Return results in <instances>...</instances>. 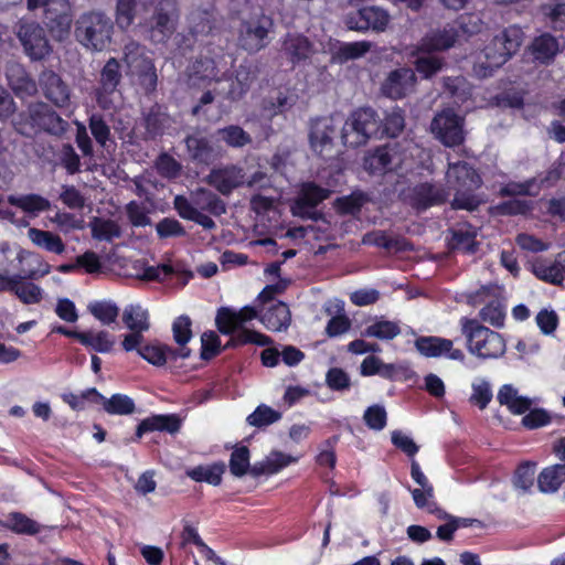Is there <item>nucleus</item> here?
I'll return each mask as SVG.
<instances>
[{
    "mask_svg": "<svg viewBox=\"0 0 565 565\" xmlns=\"http://www.w3.org/2000/svg\"><path fill=\"white\" fill-rule=\"evenodd\" d=\"M449 190L455 191L450 201L452 210L475 212L482 204V199L476 193L482 185V179L477 170L465 161L449 164L447 173Z\"/></svg>",
    "mask_w": 565,
    "mask_h": 565,
    "instance_id": "nucleus-1",
    "label": "nucleus"
},
{
    "mask_svg": "<svg viewBox=\"0 0 565 565\" xmlns=\"http://www.w3.org/2000/svg\"><path fill=\"white\" fill-rule=\"evenodd\" d=\"M114 21L100 10H89L79 14L74 22L75 40L88 51L102 52L113 40Z\"/></svg>",
    "mask_w": 565,
    "mask_h": 565,
    "instance_id": "nucleus-2",
    "label": "nucleus"
},
{
    "mask_svg": "<svg viewBox=\"0 0 565 565\" xmlns=\"http://www.w3.org/2000/svg\"><path fill=\"white\" fill-rule=\"evenodd\" d=\"M461 332L467 339V347L471 354L480 359H497L505 352L503 337L476 319L462 317L460 319Z\"/></svg>",
    "mask_w": 565,
    "mask_h": 565,
    "instance_id": "nucleus-3",
    "label": "nucleus"
},
{
    "mask_svg": "<svg viewBox=\"0 0 565 565\" xmlns=\"http://www.w3.org/2000/svg\"><path fill=\"white\" fill-rule=\"evenodd\" d=\"M42 8V23L54 41H65L74 22L71 0H28V10Z\"/></svg>",
    "mask_w": 565,
    "mask_h": 565,
    "instance_id": "nucleus-4",
    "label": "nucleus"
},
{
    "mask_svg": "<svg viewBox=\"0 0 565 565\" xmlns=\"http://www.w3.org/2000/svg\"><path fill=\"white\" fill-rule=\"evenodd\" d=\"M379 130L377 111L370 106H363L351 111L340 132L344 146L358 148L372 138L379 139Z\"/></svg>",
    "mask_w": 565,
    "mask_h": 565,
    "instance_id": "nucleus-5",
    "label": "nucleus"
},
{
    "mask_svg": "<svg viewBox=\"0 0 565 565\" xmlns=\"http://www.w3.org/2000/svg\"><path fill=\"white\" fill-rule=\"evenodd\" d=\"M29 269H23L21 275H17L12 292L24 305L39 303L43 298V291L40 286L24 281L25 279L38 280L51 271V266L35 253H28Z\"/></svg>",
    "mask_w": 565,
    "mask_h": 565,
    "instance_id": "nucleus-6",
    "label": "nucleus"
},
{
    "mask_svg": "<svg viewBox=\"0 0 565 565\" xmlns=\"http://www.w3.org/2000/svg\"><path fill=\"white\" fill-rule=\"evenodd\" d=\"M124 60L131 74L137 76L139 85L146 94H151L157 88L158 76L152 60L145 55L143 47L137 42H129L124 49Z\"/></svg>",
    "mask_w": 565,
    "mask_h": 565,
    "instance_id": "nucleus-7",
    "label": "nucleus"
},
{
    "mask_svg": "<svg viewBox=\"0 0 565 565\" xmlns=\"http://www.w3.org/2000/svg\"><path fill=\"white\" fill-rule=\"evenodd\" d=\"M273 26V19L264 13L242 20L237 35L238 46L252 54L262 51L268 44V34Z\"/></svg>",
    "mask_w": 565,
    "mask_h": 565,
    "instance_id": "nucleus-8",
    "label": "nucleus"
},
{
    "mask_svg": "<svg viewBox=\"0 0 565 565\" xmlns=\"http://www.w3.org/2000/svg\"><path fill=\"white\" fill-rule=\"evenodd\" d=\"M45 31L36 21H21L17 26V38L32 61L45 60L53 51Z\"/></svg>",
    "mask_w": 565,
    "mask_h": 565,
    "instance_id": "nucleus-9",
    "label": "nucleus"
},
{
    "mask_svg": "<svg viewBox=\"0 0 565 565\" xmlns=\"http://www.w3.org/2000/svg\"><path fill=\"white\" fill-rule=\"evenodd\" d=\"M449 196V189L444 184L425 181L408 188L404 194V201L419 213L447 203Z\"/></svg>",
    "mask_w": 565,
    "mask_h": 565,
    "instance_id": "nucleus-10",
    "label": "nucleus"
},
{
    "mask_svg": "<svg viewBox=\"0 0 565 565\" xmlns=\"http://www.w3.org/2000/svg\"><path fill=\"white\" fill-rule=\"evenodd\" d=\"M330 195L331 191L329 189L320 186L312 181L305 182L291 206V212L295 216L302 220L317 222L322 218L323 214L317 211L316 207Z\"/></svg>",
    "mask_w": 565,
    "mask_h": 565,
    "instance_id": "nucleus-11",
    "label": "nucleus"
},
{
    "mask_svg": "<svg viewBox=\"0 0 565 565\" xmlns=\"http://www.w3.org/2000/svg\"><path fill=\"white\" fill-rule=\"evenodd\" d=\"M523 41L521 28L511 25L497 34L484 49L486 57L495 66L503 65L514 55Z\"/></svg>",
    "mask_w": 565,
    "mask_h": 565,
    "instance_id": "nucleus-12",
    "label": "nucleus"
},
{
    "mask_svg": "<svg viewBox=\"0 0 565 565\" xmlns=\"http://www.w3.org/2000/svg\"><path fill=\"white\" fill-rule=\"evenodd\" d=\"M431 131L444 146H459L465 141L463 118L454 109H444L434 117Z\"/></svg>",
    "mask_w": 565,
    "mask_h": 565,
    "instance_id": "nucleus-13",
    "label": "nucleus"
},
{
    "mask_svg": "<svg viewBox=\"0 0 565 565\" xmlns=\"http://www.w3.org/2000/svg\"><path fill=\"white\" fill-rule=\"evenodd\" d=\"M390 22V14L386 10L370 6L350 11L344 17V25L358 32H383Z\"/></svg>",
    "mask_w": 565,
    "mask_h": 565,
    "instance_id": "nucleus-14",
    "label": "nucleus"
},
{
    "mask_svg": "<svg viewBox=\"0 0 565 565\" xmlns=\"http://www.w3.org/2000/svg\"><path fill=\"white\" fill-rule=\"evenodd\" d=\"M179 18L177 0H160L154 8L151 24V38L158 43L170 39L175 30V21Z\"/></svg>",
    "mask_w": 565,
    "mask_h": 565,
    "instance_id": "nucleus-15",
    "label": "nucleus"
},
{
    "mask_svg": "<svg viewBox=\"0 0 565 565\" xmlns=\"http://www.w3.org/2000/svg\"><path fill=\"white\" fill-rule=\"evenodd\" d=\"M28 115L32 127L41 131L53 136H62L67 130V121L43 102L30 104Z\"/></svg>",
    "mask_w": 565,
    "mask_h": 565,
    "instance_id": "nucleus-16",
    "label": "nucleus"
},
{
    "mask_svg": "<svg viewBox=\"0 0 565 565\" xmlns=\"http://www.w3.org/2000/svg\"><path fill=\"white\" fill-rule=\"evenodd\" d=\"M416 350L426 358L445 355L449 360L463 362L465 354L460 349L454 348V342L446 338L435 335H420L415 340Z\"/></svg>",
    "mask_w": 565,
    "mask_h": 565,
    "instance_id": "nucleus-17",
    "label": "nucleus"
},
{
    "mask_svg": "<svg viewBox=\"0 0 565 565\" xmlns=\"http://www.w3.org/2000/svg\"><path fill=\"white\" fill-rule=\"evenodd\" d=\"M339 128L332 117H318L310 121L309 143L311 149L322 156L323 151L333 147Z\"/></svg>",
    "mask_w": 565,
    "mask_h": 565,
    "instance_id": "nucleus-18",
    "label": "nucleus"
},
{
    "mask_svg": "<svg viewBox=\"0 0 565 565\" xmlns=\"http://www.w3.org/2000/svg\"><path fill=\"white\" fill-rule=\"evenodd\" d=\"M39 85L44 97L56 107L64 108L70 105V87L54 71L44 70L39 76Z\"/></svg>",
    "mask_w": 565,
    "mask_h": 565,
    "instance_id": "nucleus-19",
    "label": "nucleus"
},
{
    "mask_svg": "<svg viewBox=\"0 0 565 565\" xmlns=\"http://www.w3.org/2000/svg\"><path fill=\"white\" fill-rule=\"evenodd\" d=\"M459 38V30L454 24L427 32L418 42L417 51L423 54L443 52L452 47Z\"/></svg>",
    "mask_w": 565,
    "mask_h": 565,
    "instance_id": "nucleus-20",
    "label": "nucleus"
},
{
    "mask_svg": "<svg viewBox=\"0 0 565 565\" xmlns=\"http://www.w3.org/2000/svg\"><path fill=\"white\" fill-rule=\"evenodd\" d=\"M206 182L221 194L228 195L245 183L244 170L235 164L214 168L207 174Z\"/></svg>",
    "mask_w": 565,
    "mask_h": 565,
    "instance_id": "nucleus-21",
    "label": "nucleus"
},
{
    "mask_svg": "<svg viewBox=\"0 0 565 565\" xmlns=\"http://www.w3.org/2000/svg\"><path fill=\"white\" fill-rule=\"evenodd\" d=\"M416 83L415 72L408 67L392 71L382 85V92L392 99L405 97Z\"/></svg>",
    "mask_w": 565,
    "mask_h": 565,
    "instance_id": "nucleus-22",
    "label": "nucleus"
},
{
    "mask_svg": "<svg viewBox=\"0 0 565 565\" xmlns=\"http://www.w3.org/2000/svg\"><path fill=\"white\" fill-rule=\"evenodd\" d=\"M184 143L190 159L198 164L211 166L220 157L213 142L201 134L188 135Z\"/></svg>",
    "mask_w": 565,
    "mask_h": 565,
    "instance_id": "nucleus-23",
    "label": "nucleus"
},
{
    "mask_svg": "<svg viewBox=\"0 0 565 565\" xmlns=\"http://www.w3.org/2000/svg\"><path fill=\"white\" fill-rule=\"evenodd\" d=\"M281 51L294 65L306 62L313 53V43L303 34L287 33L281 41Z\"/></svg>",
    "mask_w": 565,
    "mask_h": 565,
    "instance_id": "nucleus-24",
    "label": "nucleus"
},
{
    "mask_svg": "<svg viewBox=\"0 0 565 565\" xmlns=\"http://www.w3.org/2000/svg\"><path fill=\"white\" fill-rule=\"evenodd\" d=\"M6 76L9 86L18 97L23 98L36 94L38 85L23 65L19 63L8 64Z\"/></svg>",
    "mask_w": 565,
    "mask_h": 565,
    "instance_id": "nucleus-25",
    "label": "nucleus"
},
{
    "mask_svg": "<svg viewBox=\"0 0 565 565\" xmlns=\"http://www.w3.org/2000/svg\"><path fill=\"white\" fill-rule=\"evenodd\" d=\"M181 428V419L177 414L151 415L143 418L136 428V437L141 438L147 433L166 431L171 435Z\"/></svg>",
    "mask_w": 565,
    "mask_h": 565,
    "instance_id": "nucleus-26",
    "label": "nucleus"
},
{
    "mask_svg": "<svg viewBox=\"0 0 565 565\" xmlns=\"http://www.w3.org/2000/svg\"><path fill=\"white\" fill-rule=\"evenodd\" d=\"M259 320L267 330L279 332L290 326L291 313L287 303L277 301L262 313Z\"/></svg>",
    "mask_w": 565,
    "mask_h": 565,
    "instance_id": "nucleus-27",
    "label": "nucleus"
},
{
    "mask_svg": "<svg viewBox=\"0 0 565 565\" xmlns=\"http://www.w3.org/2000/svg\"><path fill=\"white\" fill-rule=\"evenodd\" d=\"M533 58L543 65L554 62L559 53V42L551 33H543L535 36L530 46Z\"/></svg>",
    "mask_w": 565,
    "mask_h": 565,
    "instance_id": "nucleus-28",
    "label": "nucleus"
},
{
    "mask_svg": "<svg viewBox=\"0 0 565 565\" xmlns=\"http://www.w3.org/2000/svg\"><path fill=\"white\" fill-rule=\"evenodd\" d=\"M255 77V72L249 64H241L231 78L226 98L232 102L241 100L249 90Z\"/></svg>",
    "mask_w": 565,
    "mask_h": 565,
    "instance_id": "nucleus-29",
    "label": "nucleus"
},
{
    "mask_svg": "<svg viewBox=\"0 0 565 565\" xmlns=\"http://www.w3.org/2000/svg\"><path fill=\"white\" fill-rule=\"evenodd\" d=\"M565 252L559 253L557 259L548 263L546 260H539L533 264L534 275L545 282L559 286L565 279Z\"/></svg>",
    "mask_w": 565,
    "mask_h": 565,
    "instance_id": "nucleus-30",
    "label": "nucleus"
},
{
    "mask_svg": "<svg viewBox=\"0 0 565 565\" xmlns=\"http://www.w3.org/2000/svg\"><path fill=\"white\" fill-rule=\"evenodd\" d=\"M121 81L120 64L115 57H110L100 72L99 87L97 88V102L102 104L104 95L113 94Z\"/></svg>",
    "mask_w": 565,
    "mask_h": 565,
    "instance_id": "nucleus-31",
    "label": "nucleus"
},
{
    "mask_svg": "<svg viewBox=\"0 0 565 565\" xmlns=\"http://www.w3.org/2000/svg\"><path fill=\"white\" fill-rule=\"evenodd\" d=\"M565 482V465L554 463L541 470L537 476V489L545 494L557 492Z\"/></svg>",
    "mask_w": 565,
    "mask_h": 565,
    "instance_id": "nucleus-32",
    "label": "nucleus"
},
{
    "mask_svg": "<svg viewBox=\"0 0 565 565\" xmlns=\"http://www.w3.org/2000/svg\"><path fill=\"white\" fill-rule=\"evenodd\" d=\"M476 237V230L471 225L465 224L457 228L450 230L448 246L454 250H462L469 254H473L478 250V243Z\"/></svg>",
    "mask_w": 565,
    "mask_h": 565,
    "instance_id": "nucleus-33",
    "label": "nucleus"
},
{
    "mask_svg": "<svg viewBox=\"0 0 565 565\" xmlns=\"http://www.w3.org/2000/svg\"><path fill=\"white\" fill-rule=\"evenodd\" d=\"M405 128V110L401 107H393L385 113L383 118L380 117L379 139L396 138Z\"/></svg>",
    "mask_w": 565,
    "mask_h": 565,
    "instance_id": "nucleus-34",
    "label": "nucleus"
},
{
    "mask_svg": "<svg viewBox=\"0 0 565 565\" xmlns=\"http://www.w3.org/2000/svg\"><path fill=\"white\" fill-rule=\"evenodd\" d=\"M0 526L19 535H36L41 525L22 512L9 513L7 520H0Z\"/></svg>",
    "mask_w": 565,
    "mask_h": 565,
    "instance_id": "nucleus-35",
    "label": "nucleus"
},
{
    "mask_svg": "<svg viewBox=\"0 0 565 565\" xmlns=\"http://www.w3.org/2000/svg\"><path fill=\"white\" fill-rule=\"evenodd\" d=\"M370 200L369 195L361 191H352L349 195L339 196L333 202V207L339 215L358 216L362 207Z\"/></svg>",
    "mask_w": 565,
    "mask_h": 565,
    "instance_id": "nucleus-36",
    "label": "nucleus"
},
{
    "mask_svg": "<svg viewBox=\"0 0 565 565\" xmlns=\"http://www.w3.org/2000/svg\"><path fill=\"white\" fill-rule=\"evenodd\" d=\"M173 275H178L182 278V286H185L189 282V280L193 277V274L190 270H180L179 268L170 264H161L158 266H147L143 269L141 279L146 281H166Z\"/></svg>",
    "mask_w": 565,
    "mask_h": 565,
    "instance_id": "nucleus-37",
    "label": "nucleus"
},
{
    "mask_svg": "<svg viewBox=\"0 0 565 565\" xmlns=\"http://www.w3.org/2000/svg\"><path fill=\"white\" fill-rule=\"evenodd\" d=\"M392 154L388 146L376 147L364 157V169L371 174H384L391 170Z\"/></svg>",
    "mask_w": 565,
    "mask_h": 565,
    "instance_id": "nucleus-38",
    "label": "nucleus"
},
{
    "mask_svg": "<svg viewBox=\"0 0 565 565\" xmlns=\"http://www.w3.org/2000/svg\"><path fill=\"white\" fill-rule=\"evenodd\" d=\"M225 470L226 465L223 461H216L209 466H196L188 470L186 475L196 482L220 486Z\"/></svg>",
    "mask_w": 565,
    "mask_h": 565,
    "instance_id": "nucleus-39",
    "label": "nucleus"
},
{
    "mask_svg": "<svg viewBox=\"0 0 565 565\" xmlns=\"http://www.w3.org/2000/svg\"><path fill=\"white\" fill-rule=\"evenodd\" d=\"M231 338L225 344V349L230 348H238L246 344H256L259 347H266L273 343V340L270 337L260 333L256 330H250L244 328V326L238 329L233 334H228Z\"/></svg>",
    "mask_w": 565,
    "mask_h": 565,
    "instance_id": "nucleus-40",
    "label": "nucleus"
},
{
    "mask_svg": "<svg viewBox=\"0 0 565 565\" xmlns=\"http://www.w3.org/2000/svg\"><path fill=\"white\" fill-rule=\"evenodd\" d=\"M371 50V42L356 41L341 43L332 53V61L335 63H347L351 60L362 57Z\"/></svg>",
    "mask_w": 565,
    "mask_h": 565,
    "instance_id": "nucleus-41",
    "label": "nucleus"
},
{
    "mask_svg": "<svg viewBox=\"0 0 565 565\" xmlns=\"http://www.w3.org/2000/svg\"><path fill=\"white\" fill-rule=\"evenodd\" d=\"M79 343L95 352L108 353L113 350L115 338L106 330L83 331Z\"/></svg>",
    "mask_w": 565,
    "mask_h": 565,
    "instance_id": "nucleus-42",
    "label": "nucleus"
},
{
    "mask_svg": "<svg viewBox=\"0 0 565 565\" xmlns=\"http://www.w3.org/2000/svg\"><path fill=\"white\" fill-rule=\"evenodd\" d=\"M399 333L401 327L398 322L381 318L375 320L372 324L367 326L362 334L366 338H375L382 341H390L395 339Z\"/></svg>",
    "mask_w": 565,
    "mask_h": 565,
    "instance_id": "nucleus-43",
    "label": "nucleus"
},
{
    "mask_svg": "<svg viewBox=\"0 0 565 565\" xmlns=\"http://www.w3.org/2000/svg\"><path fill=\"white\" fill-rule=\"evenodd\" d=\"M29 236L33 244L43 247L45 250L61 255L65 250V244L60 235L39 228H30Z\"/></svg>",
    "mask_w": 565,
    "mask_h": 565,
    "instance_id": "nucleus-44",
    "label": "nucleus"
},
{
    "mask_svg": "<svg viewBox=\"0 0 565 565\" xmlns=\"http://www.w3.org/2000/svg\"><path fill=\"white\" fill-rule=\"evenodd\" d=\"M122 322L129 330L148 331L149 313L140 305H128L122 312Z\"/></svg>",
    "mask_w": 565,
    "mask_h": 565,
    "instance_id": "nucleus-45",
    "label": "nucleus"
},
{
    "mask_svg": "<svg viewBox=\"0 0 565 565\" xmlns=\"http://www.w3.org/2000/svg\"><path fill=\"white\" fill-rule=\"evenodd\" d=\"M536 462L525 460L519 463L512 477L513 487L524 493L531 492L534 486Z\"/></svg>",
    "mask_w": 565,
    "mask_h": 565,
    "instance_id": "nucleus-46",
    "label": "nucleus"
},
{
    "mask_svg": "<svg viewBox=\"0 0 565 565\" xmlns=\"http://www.w3.org/2000/svg\"><path fill=\"white\" fill-rule=\"evenodd\" d=\"M8 202L26 213L44 212L51 207V203L47 199L34 193L21 196L9 195Z\"/></svg>",
    "mask_w": 565,
    "mask_h": 565,
    "instance_id": "nucleus-47",
    "label": "nucleus"
},
{
    "mask_svg": "<svg viewBox=\"0 0 565 565\" xmlns=\"http://www.w3.org/2000/svg\"><path fill=\"white\" fill-rule=\"evenodd\" d=\"M62 401L67 404L73 411L79 412L85 409L86 403L99 404L104 399V395L95 387L86 388L79 395L74 393H63Z\"/></svg>",
    "mask_w": 565,
    "mask_h": 565,
    "instance_id": "nucleus-48",
    "label": "nucleus"
},
{
    "mask_svg": "<svg viewBox=\"0 0 565 565\" xmlns=\"http://www.w3.org/2000/svg\"><path fill=\"white\" fill-rule=\"evenodd\" d=\"M104 411L110 415H130L136 411L135 402L125 394L116 393L100 401Z\"/></svg>",
    "mask_w": 565,
    "mask_h": 565,
    "instance_id": "nucleus-49",
    "label": "nucleus"
},
{
    "mask_svg": "<svg viewBox=\"0 0 565 565\" xmlns=\"http://www.w3.org/2000/svg\"><path fill=\"white\" fill-rule=\"evenodd\" d=\"M138 354L148 363L154 366H162L167 363L170 354H177V350L167 344H146L138 349Z\"/></svg>",
    "mask_w": 565,
    "mask_h": 565,
    "instance_id": "nucleus-50",
    "label": "nucleus"
},
{
    "mask_svg": "<svg viewBox=\"0 0 565 565\" xmlns=\"http://www.w3.org/2000/svg\"><path fill=\"white\" fill-rule=\"evenodd\" d=\"M215 326L223 335L233 334L243 327L238 320L236 310L230 307H221L217 309Z\"/></svg>",
    "mask_w": 565,
    "mask_h": 565,
    "instance_id": "nucleus-51",
    "label": "nucleus"
},
{
    "mask_svg": "<svg viewBox=\"0 0 565 565\" xmlns=\"http://www.w3.org/2000/svg\"><path fill=\"white\" fill-rule=\"evenodd\" d=\"M137 6V0H117L115 21L120 30L127 31L134 24Z\"/></svg>",
    "mask_w": 565,
    "mask_h": 565,
    "instance_id": "nucleus-52",
    "label": "nucleus"
},
{
    "mask_svg": "<svg viewBox=\"0 0 565 565\" xmlns=\"http://www.w3.org/2000/svg\"><path fill=\"white\" fill-rule=\"evenodd\" d=\"M88 311L103 324L114 323L119 316V308L115 302L98 300L88 305Z\"/></svg>",
    "mask_w": 565,
    "mask_h": 565,
    "instance_id": "nucleus-53",
    "label": "nucleus"
},
{
    "mask_svg": "<svg viewBox=\"0 0 565 565\" xmlns=\"http://www.w3.org/2000/svg\"><path fill=\"white\" fill-rule=\"evenodd\" d=\"M220 138L232 148H242L252 142L250 135L237 125H230L217 130Z\"/></svg>",
    "mask_w": 565,
    "mask_h": 565,
    "instance_id": "nucleus-54",
    "label": "nucleus"
},
{
    "mask_svg": "<svg viewBox=\"0 0 565 565\" xmlns=\"http://www.w3.org/2000/svg\"><path fill=\"white\" fill-rule=\"evenodd\" d=\"M250 451L247 446H236L230 456L228 468L234 477L241 478L248 472Z\"/></svg>",
    "mask_w": 565,
    "mask_h": 565,
    "instance_id": "nucleus-55",
    "label": "nucleus"
},
{
    "mask_svg": "<svg viewBox=\"0 0 565 565\" xmlns=\"http://www.w3.org/2000/svg\"><path fill=\"white\" fill-rule=\"evenodd\" d=\"M479 316L482 321L494 328H502L505 320V306L501 300L492 299L479 311Z\"/></svg>",
    "mask_w": 565,
    "mask_h": 565,
    "instance_id": "nucleus-56",
    "label": "nucleus"
},
{
    "mask_svg": "<svg viewBox=\"0 0 565 565\" xmlns=\"http://www.w3.org/2000/svg\"><path fill=\"white\" fill-rule=\"evenodd\" d=\"M58 163L66 170L67 174L74 175L81 172V158L71 143H62L56 153Z\"/></svg>",
    "mask_w": 565,
    "mask_h": 565,
    "instance_id": "nucleus-57",
    "label": "nucleus"
},
{
    "mask_svg": "<svg viewBox=\"0 0 565 565\" xmlns=\"http://www.w3.org/2000/svg\"><path fill=\"white\" fill-rule=\"evenodd\" d=\"M445 65V60L435 55H420L414 62L415 71L423 78H431L439 71H441Z\"/></svg>",
    "mask_w": 565,
    "mask_h": 565,
    "instance_id": "nucleus-58",
    "label": "nucleus"
},
{
    "mask_svg": "<svg viewBox=\"0 0 565 565\" xmlns=\"http://www.w3.org/2000/svg\"><path fill=\"white\" fill-rule=\"evenodd\" d=\"M190 30L193 35L209 34L214 28V18L209 10H198L191 13Z\"/></svg>",
    "mask_w": 565,
    "mask_h": 565,
    "instance_id": "nucleus-59",
    "label": "nucleus"
},
{
    "mask_svg": "<svg viewBox=\"0 0 565 565\" xmlns=\"http://www.w3.org/2000/svg\"><path fill=\"white\" fill-rule=\"evenodd\" d=\"M433 509L430 510V514L435 515L438 520L446 521L445 524H441L437 527L436 535L440 541L450 542L454 540V534L457 531L456 524H454L451 520V514L441 509L438 504H433Z\"/></svg>",
    "mask_w": 565,
    "mask_h": 565,
    "instance_id": "nucleus-60",
    "label": "nucleus"
},
{
    "mask_svg": "<svg viewBox=\"0 0 565 565\" xmlns=\"http://www.w3.org/2000/svg\"><path fill=\"white\" fill-rule=\"evenodd\" d=\"M281 414L267 405H259L247 417L249 425L255 427L268 426L280 419Z\"/></svg>",
    "mask_w": 565,
    "mask_h": 565,
    "instance_id": "nucleus-61",
    "label": "nucleus"
},
{
    "mask_svg": "<svg viewBox=\"0 0 565 565\" xmlns=\"http://www.w3.org/2000/svg\"><path fill=\"white\" fill-rule=\"evenodd\" d=\"M363 420L370 429L379 431L387 424V413L384 406L374 404L364 411Z\"/></svg>",
    "mask_w": 565,
    "mask_h": 565,
    "instance_id": "nucleus-62",
    "label": "nucleus"
},
{
    "mask_svg": "<svg viewBox=\"0 0 565 565\" xmlns=\"http://www.w3.org/2000/svg\"><path fill=\"white\" fill-rule=\"evenodd\" d=\"M288 97L284 93H278L276 97H266L262 102V111L269 119L284 114L290 108Z\"/></svg>",
    "mask_w": 565,
    "mask_h": 565,
    "instance_id": "nucleus-63",
    "label": "nucleus"
},
{
    "mask_svg": "<svg viewBox=\"0 0 565 565\" xmlns=\"http://www.w3.org/2000/svg\"><path fill=\"white\" fill-rule=\"evenodd\" d=\"M326 384L334 392H342L351 387L349 374L341 367H330L326 373Z\"/></svg>",
    "mask_w": 565,
    "mask_h": 565,
    "instance_id": "nucleus-64",
    "label": "nucleus"
}]
</instances>
